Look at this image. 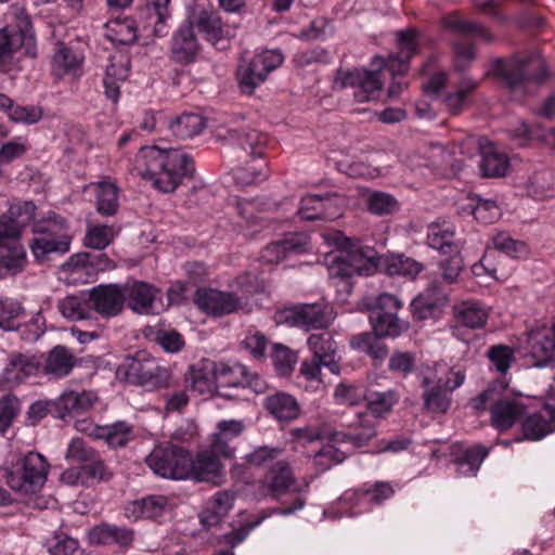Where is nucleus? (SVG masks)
<instances>
[{"label":"nucleus","instance_id":"f257e3e1","mask_svg":"<svg viewBox=\"0 0 555 555\" xmlns=\"http://www.w3.org/2000/svg\"><path fill=\"white\" fill-rule=\"evenodd\" d=\"M139 175L153 182L164 193L173 192L184 177L194 172L193 159L180 149L144 146L137 156Z\"/></svg>","mask_w":555,"mask_h":555},{"label":"nucleus","instance_id":"f03ea898","mask_svg":"<svg viewBox=\"0 0 555 555\" xmlns=\"http://www.w3.org/2000/svg\"><path fill=\"white\" fill-rule=\"evenodd\" d=\"M325 242L336 247L332 253V275L337 278H351L353 275L369 276L376 272L380 262L377 251L353 242L340 231L323 234Z\"/></svg>","mask_w":555,"mask_h":555},{"label":"nucleus","instance_id":"7ed1b4c3","mask_svg":"<svg viewBox=\"0 0 555 555\" xmlns=\"http://www.w3.org/2000/svg\"><path fill=\"white\" fill-rule=\"evenodd\" d=\"M34 238L29 246L38 262H46L52 255H64L69 251L73 235L68 221L54 212L33 223Z\"/></svg>","mask_w":555,"mask_h":555},{"label":"nucleus","instance_id":"20e7f679","mask_svg":"<svg viewBox=\"0 0 555 555\" xmlns=\"http://www.w3.org/2000/svg\"><path fill=\"white\" fill-rule=\"evenodd\" d=\"M489 74L500 78L511 91L526 94L531 86H537L544 79L545 66L540 56L495 59Z\"/></svg>","mask_w":555,"mask_h":555},{"label":"nucleus","instance_id":"39448f33","mask_svg":"<svg viewBox=\"0 0 555 555\" xmlns=\"http://www.w3.org/2000/svg\"><path fill=\"white\" fill-rule=\"evenodd\" d=\"M170 0H146L144 7L139 8L134 20H126L120 24V33L126 30L120 41L130 44L139 37L153 39L166 35L167 20L170 17Z\"/></svg>","mask_w":555,"mask_h":555},{"label":"nucleus","instance_id":"423d86ee","mask_svg":"<svg viewBox=\"0 0 555 555\" xmlns=\"http://www.w3.org/2000/svg\"><path fill=\"white\" fill-rule=\"evenodd\" d=\"M117 377L129 384L145 387L149 390L171 387V374L144 351L127 357L117 369Z\"/></svg>","mask_w":555,"mask_h":555},{"label":"nucleus","instance_id":"0eeeda50","mask_svg":"<svg viewBox=\"0 0 555 555\" xmlns=\"http://www.w3.org/2000/svg\"><path fill=\"white\" fill-rule=\"evenodd\" d=\"M49 465L46 459L29 452L4 468L3 477L7 485L21 494L38 492L47 481Z\"/></svg>","mask_w":555,"mask_h":555},{"label":"nucleus","instance_id":"6e6552de","mask_svg":"<svg viewBox=\"0 0 555 555\" xmlns=\"http://www.w3.org/2000/svg\"><path fill=\"white\" fill-rule=\"evenodd\" d=\"M191 452L188 449L164 443L156 446L145 457L146 465L158 477L188 480Z\"/></svg>","mask_w":555,"mask_h":555},{"label":"nucleus","instance_id":"1a4fd4ad","mask_svg":"<svg viewBox=\"0 0 555 555\" xmlns=\"http://www.w3.org/2000/svg\"><path fill=\"white\" fill-rule=\"evenodd\" d=\"M402 301L395 295L383 293L369 304L370 322L379 337H398L408 324L398 317Z\"/></svg>","mask_w":555,"mask_h":555},{"label":"nucleus","instance_id":"9d476101","mask_svg":"<svg viewBox=\"0 0 555 555\" xmlns=\"http://www.w3.org/2000/svg\"><path fill=\"white\" fill-rule=\"evenodd\" d=\"M283 63V55L278 50H267L246 60L242 59L237 67L238 87L243 93L251 94L266 81L269 73Z\"/></svg>","mask_w":555,"mask_h":555},{"label":"nucleus","instance_id":"9b49d317","mask_svg":"<svg viewBox=\"0 0 555 555\" xmlns=\"http://www.w3.org/2000/svg\"><path fill=\"white\" fill-rule=\"evenodd\" d=\"M282 317L289 326L301 327L305 331L326 328L335 320L333 308L323 302L299 305L285 309Z\"/></svg>","mask_w":555,"mask_h":555},{"label":"nucleus","instance_id":"f8f14e48","mask_svg":"<svg viewBox=\"0 0 555 555\" xmlns=\"http://www.w3.org/2000/svg\"><path fill=\"white\" fill-rule=\"evenodd\" d=\"M195 304L201 311L212 317L237 312L244 306L235 294L214 288H198L195 293Z\"/></svg>","mask_w":555,"mask_h":555},{"label":"nucleus","instance_id":"ddd939ff","mask_svg":"<svg viewBox=\"0 0 555 555\" xmlns=\"http://www.w3.org/2000/svg\"><path fill=\"white\" fill-rule=\"evenodd\" d=\"M398 52L391 53L387 60L376 56L374 64L379 68L387 67L392 75H402L410 60L417 53L418 41L414 29L401 30L397 34Z\"/></svg>","mask_w":555,"mask_h":555},{"label":"nucleus","instance_id":"4468645a","mask_svg":"<svg viewBox=\"0 0 555 555\" xmlns=\"http://www.w3.org/2000/svg\"><path fill=\"white\" fill-rule=\"evenodd\" d=\"M201 48L193 24L191 20H188L179 26L171 37L170 57L177 64L190 65L196 62Z\"/></svg>","mask_w":555,"mask_h":555},{"label":"nucleus","instance_id":"2eb2a0df","mask_svg":"<svg viewBox=\"0 0 555 555\" xmlns=\"http://www.w3.org/2000/svg\"><path fill=\"white\" fill-rule=\"evenodd\" d=\"M188 479L221 486L225 480L223 464L220 457L208 450L198 452L195 457L190 455Z\"/></svg>","mask_w":555,"mask_h":555},{"label":"nucleus","instance_id":"dca6fc26","mask_svg":"<svg viewBox=\"0 0 555 555\" xmlns=\"http://www.w3.org/2000/svg\"><path fill=\"white\" fill-rule=\"evenodd\" d=\"M91 309L102 318L109 319L118 315L126 304L122 285L102 284L89 292Z\"/></svg>","mask_w":555,"mask_h":555},{"label":"nucleus","instance_id":"f3484780","mask_svg":"<svg viewBox=\"0 0 555 555\" xmlns=\"http://www.w3.org/2000/svg\"><path fill=\"white\" fill-rule=\"evenodd\" d=\"M421 387L423 409L428 413L444 414L451 406V395L442 387V378H438L434 372L427 371L421 374Z\"/></svg>","mask_w":555,"mask_h":555},{"label":"nucleus","instance_id":"a211bd4d","mask_svg":"<svg viewBox=\"0 0 555 555\" xmlns=\"http://www.w3.org/2000/svg\"><path fill=\"white\" fill-rule=\"evenodd\" d=\"M343 87H351L353 96L358 103H365L376 98L382 90L379 70L354 69L343 77Z\"/></svg>","mask_w":555,"mask_h":555},{"label":"nucleus","instance_id":"6ab92c4d","mask_svg":"<svg viewBox=\"0 0 555 555\" xmlns=\"http://www.w3.org/2000/svg\"><path fill=\"white\" fill-rule=\"evenodd\" d=\"M125 301L129 308L140 314H157L160 309L156 305L159 291L153 285L141 282H128L122 285Z\"/></svg>","mask_w":555,"mask_h":555},{"label":"nucleus","instance_id":"aec40b11","mask_svg":"<svg viewBox=\"0 0 555 555\" xmlns=\"http://www.w3.org/2000/svg\"><path fill=\"white\" fill-rule=\"evenodd\" d=\"M528 348L533 365L544 367L555 362V323L552 327L533 330L528 335Z\"/></svg>","mask_w":555,"mask_h":555},{"label":"nucleus","instance_id":"412c9836","mask_svg":"<svg viewBox=\"0 0 555 555\" xmlns=\"http://www.w3.org/2000/svg\"><path fill=\"white\" fill-rule=\"evenodd\" d=\"M527 414V406L520 398L500 397L491 409L490 424L498 431L512 428Z\"/></svg>","mask_w":555,"mask_h":555},{"label":"nucleus","instance_id":"4be33fe9","mask_svg":"<svg viewBox=\"0 0 555 555\" xmlns=\"http://www.w3.org/2000/svg\"><path fill=\"white\" fill-rule=\"evenodd\" d=\"M377 435L376 423L367 413L359 414L358 418L347 426L345 431H335L331 441L335 443H351L354 448H363Z\"/></svg>","mask_w":555,"mask_h":555},{"label":"nucleus","instance_id":"5701e85b","mask_svg":"<svg viewBox=\"0 0 555 555\" xmlns=\"http://www.w3.org/2000/svg\"><path fill=\"white\" fill-rule=\"evenodd\" d=\"M447 302V289L438 280H431L425 292L411 302L412 314L418 321L426 320Z\"/></svg>","mask_w":555,"mask_h":555},{"label":"nucleus","instance_id":"b1692460","mask_svg":"<svg viewBox=\"0 0 555 555\" xmlns=\"http://www.w3.org/2000/svg\"><path fill=\"white\" fill-rule=\"evenodd\" d=\"M307 346L313 353V357L320 359L323 365L327 367L331 373L338 375L340 372V357L338 356V345L334 339L333 333L325 331L321 333H313L308 336Z\"/></svg>","mask_w":555,"mask_h":555},{"label":"nucleus","instance_id":"393cba45","mask_svg":"<svg viewBox=\"0 0 555 555\" xmlns=\"http://www.w3.org/2000/svg\"><path fill=\"white\" fill-rule=\"evenodd\" d=\"M308 237L305 234H291L283 240L268 244L261 253L262 261L279 263L283 259L307 251Z\"/></svg>","mask_w":555,"mask_h":555},{"label":"nucleus","instance_id":"a878e982","mask_svg":"<svg viewBox=\"0 0 555 555\" xmlns=\"http://www.w3.org/2000/svg\"><path fill=\"white\" fill-rule=\"evenodd\" d=\"M31 41L33 36L26 29L13 26L0 28V70H7L15 53Z\"/></svg>","mask_w":555,"mask_h":555},{"label":"nucleus","instance_id":"bb28decb","mask_svg":"<svg viewBox=\"0 0 555 555\" xmlns=\"http://www.w3.org/2000/svg\"><path fill=\"white\" fill-rule=\"evenodd\" d=\"M88 539L95 545L117 544L120 547H127L132 543L134 532L127 527L102 522L89 530Z\"/></svg>","mask_w":555,"mask_h":555},{"label":"nucleus","instance_id":"cd10ccee","mask_svg":"<svg viewBox=\"0 0 555 555\" xmlns=\"http://www.w3.org/2000/svg\"><path fill=\"white\" fill-rule=\"evenodd\" d=\"M193 28L196 27L206 40L212 44H217L220 40L231 36L227 24L221 20L220 14L216 10H201L193 20H191Z\"/></svg>","mask_w":555,"mask_h":555},{"label":"nucleus","instance_id":"c85d7f7f","mask_svg":"<svg viewBox=\"0 0 555 555\" xmlns=\"http://www.w3.org/2000/svg\"><path fill=\"white\" fill-rule=\"evenodd\" d=\"M479 168L486 178L505 177L511 168L509 157L493 143L480 144Z\"/></svg>","mask_w":555,"mask_h":555},{"label":"nucleus","instance_id":"c756f323","mask_svg":"<svg viewBox=\"0 0 555 555\" xmlns=\"http://www.w3.org/2000/svg\"><path fill=\"white\" fill-rule=\"evenodd\" d=\"M296 479L286 461H278L267 472L263 485L275 499L286 494L295 485Z\"/></svg>","mask_w":555,"mask_h":555},{"label":"nucleus","instance_id":"7c9ffc66","mask_svg":"<svg viewBox=\"0 0 555 555\" xmlns=\"http://www.w3.org/2000/svg\"><path fill=\"white\" fill-rule=\"evenodd\" d=\"M524 437L540 440L555 431V408L545 404L539 412L528 416L522 423Z\"/></svg>","mask_w":555,"mask_h":555},{"label":"nucleus","instance_id":"2f4dec72","mask_svg":"<svg viewBox=\"0 0 555 555\" xmlns=\"http://www.w3.org/2000/svg\"><path fill=\"white\" fill-rule=\"evenodd\" d=\"M228 137L251 157H262L268 146V137L250 128H230Z\"/></svg>","mask_w":555,"mask_h":555},{"label":"nucleus","instance_id":"473e14b6","mask_svg":"<svg viewBox=\"0 0 555 555\" xmlns=\"http://www.w3.org/2000/svg\"><path fill=\"white\" fill-rule=\"evenodd\" d=\"M38 362L34 357L14 353L3 371V380L11 386L23 383L27 377L36 374Z\"/></svg>","mask_w":555,"mask_h":555},{"label":"nucleus","instance_id":"72a5a7b5","mask_svg":"<svg viewBox=\"0 0 555 555\" xmlns=\"http://www.w3.org/2000/svg\"><path fill=\"white\" fill-rule=\"evenodd\" d=\"M75 364L76 358L73 352L67 347L57 345L48 352L43 371L54 378H62L72 372Z\"/></svg>","mask_w":555,"mask_h":555},{"label":"nucleus","instance_id":"f704fd0d","mask_svg":"<svg viewBox=\"0 0 555 555\" xmlns=\"http://www.w3.org/2000/svg\"><path fill=\"white\" fill-rule=\"evenodd\" d=\"M90 436L103 439L111 448H122L133 438V428L125 421L112 425L93 426Z\"/></svg>","mask_w":555,"mask_h":555},{"label":"nucleus","instance_id":"c9c22d12","mask_svg":"<svg viewBox=\"0 0 555 555\" xmlns=\"http://www.w3.org/2000/svg\"><path fill=\"white\" fill-rule=\"evenodd\" d=\"M234 495L229 491L217 492L207 503L199 515V520L205 527H215L227 516L233 507Z\"/></svg>","mask_w":555,"mask_h":555},{"label":"nucleus","instance_id":"e433bc0d","mask_svg":"<svg viewBox=\"0 0 555 555\" xmlns=\"http://www.w3.org/2000/svg\"><path fill=\"white\" fill-rule=\"evenodd\" d=\"M427 244L429 247L442 254H452L460 250L455 242V230L452 224L443 222L431 223L427 231Z\"/></svg>","mask_w":555,"mask_h":555},{"label":"nucleus","instance_id":"4c0bfd02","mask_svg":"<svg viewBox=\"0 0 555 555\" xmlns=\"http://www.w3.org/2000/svg\"><path fill=\"white\" fill-rule=\"evenodd\" d=\"M264 406L271 415L282 422H291L299 415V405L296 399L285 392L268 396Z\"/></svg>","mask_w":555,"mask_h":555},{"label":"nucleus","instance_id":"58836bf2","mask_svg":"<svg viewBox=\"0 0 555 555\" xmlns=\"http://www.w3.org/2000/svg\"><path fill=\"white\" fill-rule=\"evenodd\" d=\"M456 323L461 326L477 330L482 327L488 320V312L479 304L463 301L453 308Z\"/></svg>","mask_w":555,"mask_h":555},{"label":"nucleus","instance_id":"ea45409f","mask_svg":"<svg viewBox=\"0 0 555 555\" xmlns=\"http://www.w3.org/2000/svg\"><path fill=\"white\" fill-rule=\"evenodd\" d=\"M26 263V251L18 243L0 245V279L14 275Z\"/></svg>","mask_w":555,"mask_h":555},{"label":"nucleus","instance_id":"a19ab883","mask_svg":"<svg viewBox=\"0 0 555 555\" xmlns=\"http://www.w3.org/2000/svg\"><path fill=\"white\" fill-rule=\"evenodd\" d=\"M382 337L373 331L353 335L350 346L353 350L367 354L375 361L382 362L388 354L387 346L380 340Z\"/></svg>","mask_w":555,"mask_h":555},{"label":"nucleus","instance_id":"79ce46f5","mask_svg":"<svg viewBox=\"0 0 555 555\" xmlns=\"http://www.w3.org/2000/svg\"><path fill=\"white\" fill-rule=\"evenodd\" d=\"M247 374V367L240 363H218L214 366V379L221 389L242 387Z\"/></svg>","mask_w":555,"mask_h":555},{"label":"nucleus","instance_id":"37998d69","mask_svg":"<svg viewBox=\"0 0 555 555\" xmlns=\"http://www.w3.org/2000/svg\"><path fill=\"white\" fill-rule=\"evenodd\" d=\"M59 310L72 321L90 319L92 309L89 293L66 296L59 302Z\"/></svg>","mask_w":555,"mask_h":555},{"label":"nucleus","instance_id":"c03bdc74","mask_svg":"<svg viewBox=\"0 0 555 555\" xmlns=\"http://www.w3.org/2000/svg\"><path fill=\"white\" fill-rule=\"evenodd\" d=\"M0 109L15 122L36 124L42 117L41 107L14 105L12 99L3 93H0Z\"/></svg>","mask_w":555,"mask_h":555},{"label":"nucleus","instance_id":"a18cd8bd","mask_svg":"<svg viewBox=\"0 0 555 555\" xmlns=\"http://www.w3.org/2000/svg\"><path fill=\"white\" fill-rule=\"evenodd\" d=\"M80 63V55L76 54L70 48L62 42L56 44V50L52 56V72L55 76L75 75Z\"/></svg>","mask_w":555,"mask_h":555},{"label":"nucleus","instance_id":"49530a36","mask_svg":"<svg viewBox=\"0 0 555 555\" xmlns=\"http://www.w3.org/2000/svg\"><path fill=\"white\" fill-rule=\"evenodd\" d=\"M205 127L206 121L198 114H182L169 124L172 133L180 139L193 138Z\"/></svg>","mask_w":555,"mask_h":555},{"label":"nucleus","instance_id":"de8ad7c7","mask_svg":"<svg viewBox=\"0 0 555 555\" xmlns=\"http://www.w3.org/2000/svg\"><path fill=\"white\" fill-rule=\"evenodd\" d=\"M467 207L475 219L482 223H492L501 216L500 207L492 198L474 195Z\"/></svg>","mask_w":555,"mask_h":555},{"label":"nucleus","instance_id":"09e8293b","mask_svg":"<svg viewBox=\"0 0 555 555\" xmlns=\"http://www.w3.org/2000/svg\"><path fill=\"white\" fill-rule=\"evenodd\" d=\"M366 401L370 413L375 417H383L399 401V395L393 389L383 392L372 391L366 396Z\"/></svg>","mask_w":555,"mask_h":555},{"label":"nucleus","instance_id":"8fccbe9b","mask_svg":"<svg viewBox=\"0 0 555 555\" xmlns=\"http://www.w3.org/2000/svg\"><path fill=\"white\" fill-rule=\"evenodd\" d=\"M118 188L111 182H101L96 188V207L103 216H113L118 209Z\"/></svg>","mask_w":555,"mask_h":555},{"label":"nucleus","instance_id":"3c124183","mask_svg":"<svg viewBox=\"0 0 555 555\" xmlns=\"http://www.w3.org/2000/svg\"><path fill=\"white\" fill-rule=\"evenodd\" d=\"M487 455L488 450L481 446L465 450L457 459V473L462 476H475Z\"/></svg>","mask_w":555,"mask_h":555},{"label":"nucleus","instance_id":"603ef678","mask_svg":"<svg viewBox=\"0 0 555 555\" xmlns=\"http://www.w3.org/2000/svg\"><path fill=\"white\" fill-rule=\"evenodd\" d=\"M444 25L452 31L465 37H478L487 42L492 40V36L480 24L464 20L459 16H450L444 20Z\"/></svg>","mask_w":555,"mask_h":555},{"label":"nucleus","instance_id":"864d4df0","mask_svg":"<svg viewBox=\"0 0 555 555\" xmlns=\"http://www.w3.org/2000/svg\"><path fill=\"white\" fill-rule=\"evenodd\" d=\"M450 256L439 262V278L438 280L441 285L446 288V285L453 284L457 281L460 273L464 268L463 258L460 255V250L449 254Z\"/></svg>","mask_w":555,"mask_h":555},{"label":"nucleus","instance_id":"5fc2aeb1","mask_svg":"<svg viewBox=\"0 0 555 555\" xmlns=\"http://www.w3.org/2000/svg\"><path fill=\"white\" fill-rule=\"evenodd\" d=\"M346 459V454L338 450L334 444L327 443L323 446L312 457L315 470L321 474L328 470Z\"/></svg>","mask_w":555,"mask_h":555},{"label":"nucleus","instance_id":"6e6d98bb","mask_svg":"<svg viewBox=\"0 0 555 555\" xmlns=\"http://www.w3.org/2000/svg\"><path fill=\"white\" fill-rule=\"evenodd\" d=\"M95 400V395L90 391H68L60 397L59 405L67 412L75 413L89 409Z\"/></svg>","mask_w":555,"mask_h":555},{"label":"nucleus","instance_id":"4d7b16f0","mask_svg":"<svg viewBox=\"0 0 555 555\" xmlns=\"http://www.w3.org/2000/svg\"><path fill=\"white\" fill-rule=\"evenodd\" d=\"M114 232L108 225L88 224L83 243L87 247L96 250L105 249L113 241Z\"/></svg>","mask_w":555,"mask_h":555},{"label":"nucleus","instance_id":"13d9d810","mask_svg":"<svg viewBox=\"0 0 555 555\" xmlns=\"http://www.w3.org/2000/svg\"><path fill=\"white\" fill-rule=\"evenodd\" d=\"M47 547L50 555H81L82 551L76 539L64 532L55 534L47 540Z\"/></svg>","mask_w":555,"mask_h":555},{"label":"nucleus","instance_id":"bf43d9fd","mask_svg":"<svg viewBox=\"0 0 555 555\" xmlns=\"http://www.w3.org/2000/svg\"><path fill=\"white\" fill-rule=\"evenodd\" d=\"M385 270L389 275L414 278L422 271V264L402 255L391 256L386 260Z\"/></svg>","mask_w":555,"mask_h":555},{"label":"nucleus","instance_id":"052dcab7","mask_svg":"<svg viewBox=\"0 0 555 555\" xmlns=\"http://www.w3.org/2000/svg\"><path fill=\"white\" fill-rule=\"evenodd\" d=\"M24 314L25 310L20 302L12 299L0 300V328L14 331Z\"/></svg>","mask_w":555,"mask_h":555},{"label":"nucleus","instance_id":"680f3d73","mask_svg":"<svg viewBox=\"0 0 555 555\" xmlns=\"http://www.w3.org/2000/svg\"><path fill=\"white\" fill-rule=\"evenodd\" d=\"M271 359L279 375H289L297 361V356L286 346L275 344L272 348Z\"/></svg>","mask_w":555,"mask_h":555},{"label":"nucleus","instance_id":"e2e57ef3","mask_svg":"<svg viewBox=\"0 0 555 555\" xmlns=\"http://www.w3.org/2000/svg\"><path fill=\"white\" fill-rule=\"evenodd\" d=\"M369 210L378 216L390 215L399 209L397 199L385 192H373L367 198Z\"/></svg>","mask_w":555,"mask_h":555},{"label":"nucleus","instance_id":"0e129e2a","mask_svg":"<svg viewBox=\"0 0 555 555\" xmlns=\"http://www.w3.org/2000/svg\"><path fill=\"white\" fill-rule=\"evenodd\" d=\"M16 332L23 340L34 343L38 340L44 333V319L40 312L33 315L28 321L24 323H17L15 326Z\"/></svg>","mask_w":555,"mask_h":555},{"label":"nucleus","instance_id":"69168bd1","mask_svg":"<svg viewBox=\"0 0 555 555\" xmlns=\"http://www.w3.org/2000/svg\"><path fill=\"white\" fill-rule=\"evenodd\" d=\"M167 499L163 495H150L133 503L134 511H139L140 517L155 518L163 514Z\"/></svg>","mask_w":555,"mask_h":555},{"label":"nucleus","instance_id":"338daca9","mask_svg":"<svg viewBox=\"0 0 555 555\" xmlns=\"http://www.w3.org/2000/svg\"><path fill=\"white\" fill-rule=\"evenodd\" d=\"M488 358L491 364L502 374H505L514 360V350L505 345H494L489 348Z\"/></svg>","mask_w":555,"mask_h":555},{"label":"nucleus","instance_id":"774afa93","mask_svg":"<svg viewBox=\"0 0 555 555\" xmlns=\"http://www.w3.org/2000/svg\"><path fill=\"white\" fill-rule=\"evenodd\" d=\"M96 452L81 438H74L68 444L66 459L81 465L90 462Z\"/></svg>","mask_w":555,"mask_h":555}]
</instances>
